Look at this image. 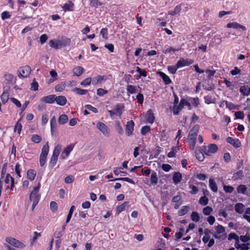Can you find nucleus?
Wrapping results in <instances>:
<instances>
[{
  "label": "nucleus",
  "mask_w": 250,
  "mask_h": 250,
  "mask_svg": "<svg viewBox=\"0 0 250 250\" xmlns=\"http://www.w3.org/2000/svg\"><path fill=\"white\" fill-rule=\"evenodd\" d=\"M127 92L129 94H134L136 93L135 86L133 85H127L126 88Z\"/></svg>",
  "instance_id": "nucleus-55"
},
{
  "label": "nucleus",
  "mask_w": 250,
  "mask_h": 250,
  "mask_svg": "<svg viewBox=\"0 0 250 250\" xmlns=\"http://www.w3.org/2000/svg\"><path fill=\"white\" fill-rule=\"evenodd\" d=\"M158 74L163 79V81L164 82L165 84L167 85V84H169L170 83H172L171 80L165 73L161 72V71H159L158 72Z\"/></svg>",
  "instance_id": "nucleus-16"
},
{
  "label": "nucleus",
  "mask_w": 250,
  "mask_h": 250,
  "mask_svg": "<svg viewBox=\"0 0 250 250\" xmlns=\"http://www.w3.org/2000/svg\"><path fill=\"white\" fill-rule=\"evenodd\" d=\"M227 27L229 28H240L243 31H246L247 30V28L245 26L241 25L237 22H229L227 24Z\"/></svg>",
  "instance_id": "nucleus-13"
},
{
  "label": "nucleus",
  "mask_w": 250,
  "mask_h": 250,
  "mask_svg": "<svg viewBox=\"0 0 250 250\" xmlns=\"http://www.w3.org/2000/svg\"><path fill=\"white\" fill-rule=\"evenodd\" d=\"M172 179L174 184H178L182 179V174L179 172H174L173 175Z\"/></svg>",
  "instance_id": "nucleus-20"
},
{
  "label": "nucleus",
  "mask_w": 250,
  "mask_h": 250,
  "mask_svg": "<svg viewBox=\"0 0 250 250\" xmlns=\"http://www.w3.org/2000/svg\"><path fill=\"white\" fill-rule=\"evenodd\" d=\"M57 161L58 158L51 156V158L49 163V167L50 169H52L56 165Z\"/></svg>",
  "instance_id": "nucleus-43"
},
{
  "label": "nucleus",
  "mask_w": 250,
  "mask_h": 250,
  "mask_svg": "<svg viewBox=\"0 0 250 250\" xmlns=\"http://www.w3.org/2000/svg\"><path fill=\"white\" fill-rule=\"evenodd\" d=\"M117 131L120 135H123L124 134V130L121 126L119 121H117L115 122Z\"/></svg>",
  "instance_id": "nucleus-52"
},
{
  "label": "nucleus",
  "mask_w": 250,
  "mask_h": 250,
  "mask_svg": "<svg viewBox=\"0 0 250 250\" xmlns=\"http://www.w3.org/2000/svg\"><path fill=\"white\" fill-rule=\"evenodd\" d=\"M92 82V78L91 77H88L85 79L81 83V85L83 86H86L89 85Z\"/></svg>",
  "instance_id": "nucleus-47"
},
{
  "label": "nucleus",
  "mask_w": 250,
  "mask_h": 250,
  "mask_svg": "<svg viewBox=\"0 0 250 250\" xmlns=\"http://www.w3.org/2000/svg\"><path fill=\"white\" fill-rule=\"evenodd\" d=\"M188 188L191 189V190L189 191V193L192 195L197 194L199 191L198 188L195 186L189 185Z\"/></svg>",
  "instance_id": "nucleus-56"
},
{
  "label": "nucleus",
  "mask_w": 250,
  "mask_h": 250,
  "mask_svg": "<svg viewBox=\"0 0 250 250\" xmlns=\"http://www.w3.org/2000/svg\"><path fill=\"white\" fill-rule=\"evenodd\" d=\"M58 41L59 43V48H62V47L69 45L71 42L70 39L65 37H62L61 40H58Z\"/></svg>",
  "instance_id": "nucleus-12"
},
{
  "label": "nucleus",
  "mask_w": 250,
  "mask_h": 250,
  "mask_svg": "<svg viewBox=\"0 0 250 250\" xmlns=\"http://www.w3.org/2000/svg\"><path fill=\"white\" fill-rule=\"evenodd\" d=\"M48 44L52 48L56 49H59V43L58 41H55V40H51L49 41Z\"/></svg>",
  "instance_id": "nucleus-48"
},
{
  "label": "nucleus",
  "mask_w": 250,
  "mask_h": 250,
  "mask_svg": "<svg viewBox=\"0 0 250 250\" xmlns=\"http://www.w3.org/2000/svg\"><path fill=\"white\" fill-rule=\"evenodd\" d=\"M236 189L238 193L245 194L246 192L247 188L244 185H240L237 187Z\"/></svg>",
  "instance_id": "nucleus-35"
},
{
  "label": "nucleus",
  "mask_w": 250,
  "mask_h": 250,
  "mask_svg": "<svg viewBox=\"0 0 250 250\" xmlns=\"http://www.w3.org/2000/svg\"><path fill=\"white\" fill-rule=\"evenodd\" d=\"M176 105H174L173 109V113L175 115H178L180 110L183 108L182 105H180V103L177 106Z\"/></svg>",
  "instance_id": "nucleus-44"
},
{
  "label": "nucleus",
  "mask_w": 250,
  "mask_h": 250,
  "mask_svg": "<svg viewBox=\"0 0 250 250\" xmlns=\"http://www.w3.org/2000/svg\"><path fill=\"white\" fill-rule=\"evenodd\" d=\"M31 69L30 66L25 65L21 67L19 69V76L23 78H27L30 75Z\"/></svg>",
  "instance_id": "nucleus-5"
},
{
  "label": "nucleus",
  "mask_w": 250,
  "mask_h": 250,
  "mask_svg": "<svg viewBox=\"0 0 250 250\" xmlns=\"http://www.w3.org/2000/svg\"><path fill=\"white\" fill-rule=\"evenodd\" d=\"M39 84L36 81L35 79H34L33 82L31 85V90L33 91H37L38 89Z\"/></svg>",
  "instance_id": "nucleus-57"
},
{
  "label": "nucleus",
  "mask_w": 250,
  "mask_h": 250,
  "mask_svg": "<svg viewBox=\"0 0 250 250\" xmlns=\"http://www.w3.org/2000/svg\"><path fill=\"white\" fill-rule=\"evenodd\" d=\"M178 69H179V67L177 63L175 65H169L167 66L168 71L172 74H175Z\"/></svg>",
  "instance_id": "nucleus-39"
},
{
  "label": "nucleus",
  "mask_w": 250,
  "mask_h": 250,
  "mask_svg": "<svg viewBox=\"0 0 250 250\" xmlns=\"http://www.w3.org/2000/svg\"><path fill=\"white\" fill-rule=\"evenodd\" d=\"M145 118L146 123L151 124L154 123L155 118L151 109H149L147 111Z\"/></svg>",
  "instance_id": "nucleus-8"
},
{
  "label": "nucleus",
  "mask_w": 250,
  "mask_h": 250,
  "mask_svg": "<svg viewBox=\"0 0 250 250\" xmlns=\"http://www.w3.org/2000/svg\"><path fill=\"white\" fill-rule=\"evenodd\" d=\"M158 177L156 172L153 171L150 176L151 183L154 185H156L158 183Z\"/></svg>",
  "instance_id": "nucleus-37"
},
{
  "label": "nucleus",
  "mask_w": 250,
  "mask_h": 250,
  "mask_svg": "<svg viewBox=\"0 0 250 250\" xmlns=\"http://www.w3.org/2000/svg\"><path fill=\"white\" fill-rule=\"evenodd\" d=\"M213 237L219 239L220 240H224L227 237L226 233H222L221 234L218 233H214L213 234Z\"/></svg>",
  "instance_id": "nucleus-58"
},
{
  "label": "nucleus",
  "mask_w": 250,
  "mask_h": 250,
  "mask_svg": "<svg viewBox=\"0 0 250 250\" xmlns=\"http://www.w3.org/2000/svg\"><path fill=\"white\" fill-rule=\"evenodd\" d=\"M226 142L236 148L240 147L241 146L240 141L238 139H233L231 137H228L226 138Z\"/></svg>",
  "instance_id": "nucleus-10"
},
{
  "label": "nucleus",
  "mask_w": 250,
  "mask_h": 250,
  "mask_svg": "<svg viewBox=\"0 0 250 250\" xmlns=\"http://www.w3.org/2000/svg\"><path fill=\"white\" fill-rule=\"evenodd\" d=\"M212 211V208L209 206H207L203 208V212L205 215H208Z\"/></svg>",
  "instance_id": "nucleus-64"
},
{
  "label": "nucleus",
  "mask_w": 250,
  "mask_h": 250,
  "mask_svg": "<svg viewBox=\"0 0 250 250\" xmlns=\"http://www.w3.org/2000/svg\"><path fill=\"white\" fill-rule=\"evenodd\" d=\"M218 147L214 144H210L208 146H203L202 147V151L207 156H210L217 151Z\"/></svg>",
  "instance_id": "nucleus-1"
},
{
  "label": "nucleus",
  "mask_w": 250,
  "mask_h": 250,
  "mask_svg": "<svg viewBox=\"0 0 250 250\" xmlns=\"http://www.w3.org/2000/svg\"><path fill=\"white\" fill-rule=\"evenodd\" d=\"M129 205V202H125L123 204L119 205L116 208V211L118 214H119L121 212L125 210V208L127 206Z\"/></svg>",
  "instance_id": "nucleus-28"
},
{
  "label": "nucleus",
  "mask_w": 250,
  "mask_h": 250,
  "mask_svg": "<svg viewBox=\"0 0 250 250\" xmlns=\"http://www.w3.org/2000/svg\"><path fill=\"white\" fill-rule=\"evenodd\" d=\"M62 147L61 145H57L54 148L52 156L58 158L61 150Z\"/></svg>",
  "instance_id": "nucleus-40"
},
{
  "label": "nucleus",
  "mask_w": 250,
  "mask_h": 250,
  "mask_svg": "<svg viewBox=\"0 0 250 250\" xmlns=\"http://www.w3.org/2000/svg\"><path fill=\"white\" fill-rule=\"evenodd\" d=\"M125 106L123 104H118L116 105L115 108L114 109L116 115L121 116L123 112Z\"/></svg>",
  "instance_id": "nucleus-19"
},
{
  "label": "nucleus",
  "mask_w": 250,
  "mask_h": 250,
  "mask_svg": "<svg viewBox=\"0 0 250 250\" xmlns=\"http://www.w3.org/2000/svg\"><path fill=\"white\" fill-rule=\"evenodd\" d=\"M199 125H194L191 129L190 130L188 135L190 137L193 136V137H197L198 135V133L199 132Z\"/></svg>",
  "instance_id": "nucleus-21"
},
{
  "label": "nucleus",
  "mask_w": 250,
  "mask_h": 250,
  "mask_svg": "<svg viewBox=\"0 0 250 250\" xmlns=\"http://www.w3.org/2000/svg\"><path fill=\"white\" fill-rule=\"evenodd\" d=\"M111 181H125V182H127L130 184H135V182L134 181L129 178H128V177H121V178H115L113 180H111Z\"/></svg>",
  "instance_id": "nucleus-36"
},
{
  "label": "nucleus",
  "mask_w": 250,
  "mask_h": 250,
  "mask_svg": "<svg viewBox=\"0 0 250 250\" xmlns=\"http://www.w3.org/2000/svg\"><path fill=\"white\" fill-rule=\"evenodd\" d=\"M196 158L200 162L204 160V153L201 151L200 150H196L195 152Z\"/></svg>",
  "instance_id": "nucleus-31"
},
{
  "label": "nucleus",
  "mask_w": 250,
  "mask_h": 250,
  "mask_svg": "<svg viewBox=\"0 0 250 250\" xmlns=\"http://www.w3.org/2000/svg\"><path fill=\"white\" fill-rule=\"evenodd\" d=\"M180 102V105H182L183 107H184V106H187L188 110L191 109L190 104L185 99H181Z\"/></svg>",
  "instance_id": "nucleus-51"
},
{
  "label": "nucleus",
  "mask_w": 250,
  "mask_h": 250,
  "mask_svg": "<svg viewBox=\"0 0 250 250\" xmlns=\"http://www.w3.org/2000/svg\"><path fill=\"white\" fill-rule=\"evenodd\" d=\"M244 177L243 171L240 170L233 173L232 178L234 181H237L238 180H242Z\"/></svg>",
  "instance_id": "nucleus-22"
},
{
  "label": "nucleus",
  "mask_w": 250,
  "mask_h": 250,
  "mask_svg": "<svg viewBox=\"0 0 250 250\" xmlns=\"http://www.w3.org/2000/svg\"><path fill=\"white\" fill-rule=\"evenodd\" d=\"M239 239L243 242H248L250 240V234L247 233L245 235H241Z\"/></svg>",
  "instance_id": "nucleus-54"
},
{
  "label": "nucleus",
  "mask_w": 250,
  "mask_h": 250,
  "mask_svg": "<svg viewBox=\"0 0 250 250\" xmlns=\"http://www.w3.org/2000/svg\"><path fill=\"white\" fill-rule=\"evenodd\" d=\"M74 144H71L68 145L63 150L61 157L62 159H65L67 158L71 152V151L73 149L74 147Z\"/></svg>",
  "instance_id": "nucleus-9"
},
{
  "label": "nucleus",
  "mask_w": 250,
  "mask_h": 250,
  "mask_svg": "<svg viewBox=\"0 0 250 250\" xmlns=\"http://www.w3.org/2000/svg\"><path fill=\"white\" fill-rule=\"evenodd\" d=\"M108 93V91L106 90H105L103 88H98L97 90V94L99 96H103L104 95H105Z\"/></svg>",
  "instance_id": "nucleus-60"
},
{
  "label": "nucleus",
  "mask_w": 250,
  "mask_h": 250,
  "mask_svg": "<svg viewBox=\"0 0 250 250\" xmlns=\"http://www.w3.org/2000/svg\"><path fill=\"white\" fill-rule=\"evenodd\" d=\"M191 219L193 221L197 222L200 220L199 214L196 211H193L191 214Z\"/></svg>",
  "instance_id": "nucleus-46"
},
{
  "label": "nucleus",
  "mask_w": 250,
  "mask_h": 250,
  "mask_svg": "<svg viewBox=\"0 0 250 250\" xmlns=\"http://www.w3.org/2000/svg\"><path fill=\"white\" fill-rule=\"evenodd\" d=\"M49 147L47 142L42 146L40 155L47 157L49 152Z\"/></svg>",
  "instance_id": "nucleus-32"
},
{
  "label": "nucleus",
  "mask_w": 250,
  "mask_h": 250,
  "mask_svg": "<svg viewBox=\"0 0 250 250\" xmlns=\"http://www.w3.org/2000/svg\"><path fill=\"white\" fill-rule=\"evenodd\" d=\"M84 71V69L82 67L77 66L73 70V75L79 77L83 73Z\"/></svg>",
  "instance_id": "nucleus-25"
},
{
  "label": "nucleus",
  "mask_w": 250,
  "mask_h": 250,
  "mask_svg": "<svg viewBox=\"0 0 250 250\" xmlns=\"http://www.w3.org/2000/svg\"><path fill=\"white\" fill-rule=\"evenodd\" d=\"M239 91L243 96H248L250 95V87L246 85L241 86Z\"/></svg>",
  "instance_id": "nucleus-15"
},
{
  "label": "nucleus",
  "mask_w": 250,
  "mask_h": 250,
  "mask_svg": "<svg viewBox=\"0 0 250 250\" xmlns=\"http://www.w3.org/2000/svg\"><path fill=\"white\" fill-rule=\"evenodd\" d=\"M50 208L53 212H55L58 209V204L55 201H51L50 204Z\"/></svg>",
  "instance_id": "nucleus-63"
},
{
  "label": "nucleus",
  "mask_w": 250,
  "mask_h": 250,
  "mask_svg": "<svg viewBox=\"0 0 250 250\" xmlns=\"http://www.w3.org/2000/svg\"><path fill=\"white\" fill-rule=\"evenodd\" d=\"M68 116L65 114L61 115L58 119V122L61 125L65 124L68 121Z\"/></svg>",
  "instance_id": "nucleus-34"
},
{
  "label": "nucleus",
  "mask_w": 250,
  "mask_h": 250,
  "mask_svg": "<svg viewBox=\"0 0 250 250\" xmlns=\"http://www.w3.org/2000/svg\"><path fill=\"white\" fill-rule=\"evenodd\" d=\"M21 118L18 122L16 123V125L14 126V132H18V133L20 135L21 134V132L22 129V125L20 123L21 121Z\"/></svg>",
  "instance_id": "nucleus-29"
},
{
  "label": "nucleus",
  "mask_w": 250,
  "mask_h": 250,
  "mask_svg": "<svg viewBox=\"0 0 250 250\" xmlns=\"http://www.w3.org/2000/svg\"><path fill=\"white\" fill-rule=\"evenodd\" d=\"M197 137L189 136L188 135V141L189 144V148L191 150L195 148L196 143Z\"/></svg>",
  "instance_id": "nucleus-17"
},
{
  "label": "nucleus",
  "mask_w": 250,
  "mask_h": 250,
  "mask_svg": "<svg viewBox=\"0 0 250 250\" xmlns=\"http://www.w3.org/2000/svg\"><path fill=\"white\" fill-rule=\"evenodd\" d=\"M179 150V146H173L171 147V150L167 154V157L169 158L175 157L176 154Z\"/></svg>",
  "instance_id": "nucleus-23"
},
{
  "label": "nucleus",
  "mask_w": 250,
  "mask_h": 250,
  "mask_svg": "<svg viewBox=\"0 0 250 250\" xmlns=\"http://www.w3.org/2000/svg\"><path fill=\"white\" fill-rule=\"evenodd\" d=\"M41 198L40 194L34 193V192H31L29 200L30 201L33 202L32 209L33 210L36 206L38 205Z\"/></svg>",
  "instance_id": "nucleus-4"
},
{
  "label": "nucleus",
  "mask_w": 250,
  "mask_h": 250,
  "mask_svg": "<svg viewBox=\"0 0 250 250\" xmlns=\"http://www.w3.org/2000/svg\"><path fill=\"white\" fill-rule=\"evenodd\" d=\"M55 95H49L46 96H43L41 99L42 102L45 104H53L55 102Z\"/></svg>",
  "instance_id": "nucleus-11"
},
{
  "label": "nucleus",
  "mask_w": 250,
  "mask_h": 250,
  "mask_svg": "<svg viewBox=\"0 0 250 250\" xmlns=\"http://www.w3.org/2000/svg\"><path fill=\"white\" fill-rule=\"evenodd\" d=\"M223 189L226 193H230L234 190V188L231 186L224 185L223 186Z\"/></svg>",
  "instance_id": "nucleus-62"
},
{
  "label": "nucleus",
  "mask_w": 250,
  "mask_h": 250,
  "mask_svg": "<svg viewBox=\"0 0 250 250\" xmlns=\"http://www.w3.org/2000/svg\"><path fill=\"white\" fill-rule=\"evenodd\" d=\"M66 86V83L64 82H62L55 86V90L57 92H62L64 90Z\"/></svg>",
  "instance_id": "nucleus-30"
},
{
  "label": "nucleus",
  "mask_w": 250,
  "mask_h": 250,
  "mask_svg": "<svg viewBox=\"0 0 250 250\" xmlns=\"http://www.w3.org/2000/svg\"><path fill=\"white\" fill-rule=\"evenodd\" d=\"M6 241L9 244L17 248L22 249L25 247V245L19 240L11 237L6 238Z\"/></svg>",
  "instance_id": "nucleus-2"
},
{
  "label": "nucleus",
  "mask_w": 250,
  "mask_h": 250,
  "mask_svg": "<svg viewBox=\"0 0 250 250\" xmlns=\"http://www.w3.org/2000/svg\"><path fill=\"white\" fill-rule=\"evenodd\" d=\"M199 202L202 206H206L208 203V199L206 196H202L199 199Z\"/></svg>",
  "instance_id": "nucleus-49"
},
{
  "label": "nucleus",
  "mask_w": 250,
  "mask_h": 250,
  "mask_svg": "<svg viewBox=\"0 0 250 250\" xmlns=\"http://www.w3.org/2000/svg\"><path fill=\"white\" fill-rule=\"evenodd\" d=\"M194 60L190 59H184V58H181L177 62V64L179 68L189 66L190 65L194 63Z\"/></svg>",
  "instance_id": "nucleus-3"
},
{
  "label": "nucleus",
  "mask_w": 250,
  "mask_h": 250,
  "mask_svg": "<svg viewBox=\"0 0 250 250\" xmlns=\"http://www.w3.org/2000/svg\"><path fill=\"white\" fill-rule=\"evenodd\" d=\"M100 34L102 35L103 38L107 39L108 38V31L106 28H103L100 31Z\"/></svg>",
  "instance_id": "nucleus-61"
},
{
  "label": "nucleus",
  "mask_w": 250,
  "mask_h": 250,
  "mask_svg": "<svg viewBox=\"0 0 250 250\" xmlns=\"http://www.w3.org/2000/svg\"><path fill=\"white\" fill-rule=\"evenodd\" d=\"M189 208L188 206H184L178 211V215L179 216H183L187 214Z\"/></svg>",
  "instance_id": "nucleus-33"
},
{
  "label": "nucleus",
  "mask_w": 250,
  "mask_h": 250,
  "mask_svg": "<svg viewBox=\"0 0 250 250\" xmlns=\"http://www.w3.org/2000/svg\"><path fill=\"white\" fill-rule=\"evenodd\" d=\"M215 230L216 232L214 233L218 234L224 233V232L225 231V228L221 225H218L217 226L215 227Z\"/></svg>",
  "instance_id": "nucleus-53"
},
{
  "label": "nucleus",
  "mask_w": 250,
  "mask_h": 250,
  "mask_svg": "<svg viewBox=\"0 0 250 250\" xmlns=\"http://www.w3.org/2000/svg\"><path fill=\"white\" fill-rule=\"evenodd\" d=\"M10 17H11V15L9 12L5 11L1 13V18L2 20L8 19L10 18Z\"/></svg>",
  "instance_id": "nucleus-59"
},
{
  "label": "nucleus",
  "mask_w": 250,
  "mask_h": 250,
  "mask_svg": "<svg viewBox=\"0 0 250 250\" xmlns=\"http://www.w3.org/2000/svg\"><path fill=\"white\" fill-rule=\"evenodd\" d=\"M105 80L104 76L98 75L96 77H94L92 79V84L96 85L98 83H101L103 80Z\"/></svg>",
  "instance_id": "nucleus-24"
},
{
  "label": "nucleus",
  "mask_w": 250,
  "mask_h": 250,
  "mask_svg": "<svg viewBox=\"0 0 250 250\" xmlns=\"http://www.w3.org/2000/svg\"><path fill=\"white\" fill-rule=\"evenodd\" d=\"M57 127V122L55 116H53L50 120V128L51 132Z\"/></svg>",
  "instance_id": "nucleus-42"
},
{
  "label": "nucleus",
  "mask_w": 250,
  "mask_h": 250,
  "mask_svg": "<svg viewBox=\"0 0 250 250\" xmlns=\"http://www.w3.org/2000/svg\"><path fill=\"white\" fill-rule=\"evenodd\" d=\"M74 7V4L71 0H68L67 3H65L62 7L63 11H73Z\"/></svg>",
  "instance_id": "nucleus-18"
},
{
  "label": "nucleus",
  "mask_w": 250,
  "mask_h": 250,
  "mask_svg": "<svg viewBox=\"0 0 250 250\" xmlns=\"http://www.w3.org/2000/svg\"><path fill=\"white\" fill-rule=\"evenodd\" d=\"M36 176V172L34 169H29L27 172V177L28 180L33 181Z\"/></svg>",
  "instance_id": "nucleus-27"
},
{
  "label": "nucleus",
  "mask_w": 250,
  "mask_h": 250,
  "mask_svg": "<svg viewBox=\"0 0 250 250\" xmlns=\"http://www.w3.org/2000/svg\"><path fill=\"white\" fill-rule=\"evenodd\" d=\"M31 140L35 143L39 144L41 142L42 138L37 134H34L32 136Z\"/></svg>",
  "instance_id": "nucleus-50"
},
{
  "label": "nucleus",
  "mask_w": 250,
  "mask_h": 250,
  "mask_svg": "<svg viewBox=\"0 0 250 250\" xmlns=\"http://www.w3.org/2000/svg\"><path fill=\"white\" fill-rule=\"evenodd\" d=\"M151 130L150 127L148 125L143 126L141 129V133L143 135H146Z\"/></svg>",
  "instance_id": "nucleus-45"
},
{
  "label": "nucleus",
  "mask_w": 250,
  "mask_h": 250,
  "mask_svg": "<svg viewBox=\"0 0 250 250\" xmlns=\"http://www.w3.org/2000/svg\"><path fill=\"white\" fill-rule=\"evenodd\" d=\"M97 128L105 136H108L109 135V129L108 126L104 123L99 122L97 124Z\"/></svg>",
  "instance_id": "nucleus-6"
},
{
  "label": "nucleus",
  "mask_w": 250,
  "mask_h": 250,
  "mask_svg": "<svg viewBox=\"0 0 250 250\" xmlns=\"http://www.w3.org/2000/svg\"><path fill=\"white\" fill-rule=\"evenodd\" d=\"M135 123L133 120L127 122L125 127V133L127 136H130L134 130Z\"/></svg>",
  "instance_id": "nucleus-7"
},
{
  "label": "nucleus",
  "mask_w": 250,
  "mask_h": 250,
  "mask_svg": "<svg viewBox=\"0 0 250 250\" xmlns=\"http://www.w3.org/2000/svg\"><path fill=\"white\" fill-rule=\"evenodd\" d=\"M55 101L57 104L60 106H64L67 103V99L64 96H56L55 95Z\"/></svg>",
  "instance_id": "nucleus-14"
},
{
  "label": "nucleus",
  "mask_w": 250,
  "mask_h": 250,
  "mask_svg": "<svg viewBox=\"0 0 250 250\" xmlns=\"http://www.w3.org/2000/svg\"><path fill=\"white\" fill-rule=\"evenodd\" d=\"M73 91L77 94L79 95H83L86 94L88 91L86 89H83L80 88L75 87Z\"/></svg>",
  "instance_id": "nucleus-38"
},
{
  "label": "nucleus",
  "mask_w": 250,
  "mask_h": 250,
  "mask_svg": "<svg viewBox=\"0 0 250 250\" xmlns=\"http://www.w3.org/2000/svg\"><path fill=\"white\" fill-rule=\"evenodd\" d=\"M244 206L242 203H237L235 206V210L236 212L242 213L244 211Z\"/></svg>",
  "instance_id": "nucleus-41"
},
{
  "label": "nucleus",
  "mask_w": 250,
  "mask_h": 250,
  "mask_svg": "<svg viewBox=\"0 0 250 250\" xmlns=\"http://www.w3.org/2000/svg\"><path fill=\"white\" fill-rule=\"evenodd\" d=\"M209 187L213 192H217L218 188L214 179H210L209 180Z\"/></svg>",
  "instance_id": "nucleus-26"
}]
</instances>
